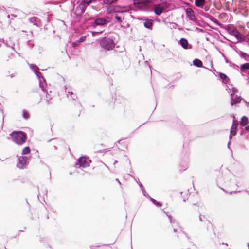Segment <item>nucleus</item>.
<instances>
[{"instance_id": "1", "label": "nucleus", "mask_w": 249, "mask_h": 249, "mask_svg": "<svg viewBox=\"0 0 249 249\" xmlns=\"http://www.w3.org/2000/svg\"><path fill=\"white\" fill-rule=\"evenodd\" d=\"M10 136L12 141L19 145L24 143L27 138L26 134L21 131H14L10 134Z\"/></svg>"}, {"instance_id": "2", "label": "nucleus", "mask_w": 249, "mask_h": 249, "mask_svg": "<svg viewBox=\"0 0 249 249\" xmlns=\"http://www.w3.org/2000/svg\"><path fill=\"white\" fill-rule=\"evenodd\" d=\"M135 7L143 11H150L149 4L153 1L151 0H132Z\"/></svg>"}, {"instance_id": "3", "label": "nucleus", "mask_w": 249, "mask_h": 249, "mask_svg": "<svg viewBox=\"0 0 249 249\" xmlns=\"http://www.w3.org/2000/svg\"><path fill=\"white\" fill-rule=\"evenodd\" d=\"M100 45L102 48L107 51L113 50L115 47V43L112 38L104 37L100 40Z\"/></svg>"}, {"instance_id": "4", "label": "nucleus", "mask_w": 249, "mask_h": 249, "mask_svg": "<svg viewBox=\"0 0 249 249\" xmlns=\"http://www.w3.org/2000/svg\"><path fill=\"white\" fill-rule=\"evenodd\" d=\"M169 7V4L166 2L161 1L153 5V8H151L150 11H153L156 15L160 16Z\"/></svg>"}, {"instance_id": "5", "label": "nucleus", "mask_w": 249, "mask_h": 249, "mask_svg": "<svg viewBox=\"0 0 249 249\" xmlns=\"http://www.w3.org/2000/svg\"><path fill=\"white\" fill-rule=\"evenodd\" d=\"M111 18L109 17H97L94 21L91 24V26L95 28L97 26H105L110 22Z\"/></svg>"}, {"instance_id": "6", "label": "nucleus", "mask_w": 249, "mask_h": 249, "mask_svg": "<svg viewBox=\"0 0 249 249\" xmlns=\"http://www.w3.org/2000/svg\"><path fill=\"white\" fill-rule=\"evenodd\" d=\"M227 30L230 35L234 36L238 41L241 42L245 40V36L236 29L229 27L227 28Z\"/></svg>"}, {"instance_id": "7", "label": "nucleus", "mask_w": 249, "mask_h": 249, "mask_svg": "<svg viewBox=\"0 0 249 249\" xmlns=\"http://www.w3.org/2000/svg\"><path fill=\"white\" fill-rule=\"evenodd\" d=\"M230 181V179L228 177V174H220L218 176L217 178L216 179V182L218 186L222 190H224L219 186V185H227L229 184V181Z\"/></svg>"}, {"instance_id": "8", "label": "nucleus", "mask_w": 249, "mask_h": 249, "mask_svg": "<svg viewBox=\"0 0 249 249\" xmlns=\"http://www.w3.org/2000/svg\"><path fill=\"white\" fill-rule=\"evenodd\" d=\"M90 162V160L88 158H87L85 156H82L78 159L75 163V165H79L80 167L85 168L89 166Z\"/></svg>"}, {"instance_id": "9", "label": "nucleus", "mask_w": 249, "mask_h": 249, "mask_svg": "<svg viewBox=\"0 0 249 249\" xmlns=\"http://www.w3.org/2000/svg\"><path fill=\"white\" fill-rule=\"evenodd\" d=\"M137 19L143 21V25L145 28L149 30L152 29L154 22L152 19H149L145 17H139Z\"/></svg>"}, {"instance_id": "10", "label": "nucleus", "mask_w": 249, "mask_h": 249, "mask_svg": "<svg viewBox=\"0 0 249 249\" xmlns=\"http://www.w3.org/2000/svg\"><path fill=\"white\" fill-rule=\"evenodd\" d=\"M34 72L36 74V75L37 76L38 80H39V87L41 88L42 90L43 91H45V87L44 85L46 84V80L44 77L42 76V73L36 70H33Z\"/></svg>"}, {"instance_id": "11", "label": "nucleus", "mask_w": 249, "mask_h": 249, "mask_svg": "<svg viewBox=\"0 0 249 249\" xmlns=\"http://www.w3.org/2000/svg\"><path fill=\"white\" fill-rule=\"evenodd\" d=\"M185 12L187 16L188 17L190 20L193 21L195 24L198 25V26H200V25L198 23L197 19H196L194 12L192 9L187 8L185 10Z\"/></svg>"}, {"instance_id": "12", "label": "nucleus", "mask_w": 249, "mask_h": 249, "mask_svg": "<svg viewBox=\"0 0 249 249\" xmlns=\"http://www.w3.org/2000/svg\"><path fill=\"white\" fill-rule=\"evenodd\" d=\"M28 158L26 156H19L18 158V162L17 167L19 169L24 168L27 162Z\"/></svg>"}, {"instance_id": "13", "label": "nucleus", "mask_w": 249, "mask_h": 249, "mask_svg": "<svg viewBox=\"0 0 249 249\" xmlns=\"http://www.w3.org/2000/svg\"><path fill=\"white\" fill-rule=\"evenodd\" d=\"M86 5L83 3L78 5L75 8L74 14L77 16H80L85 11Z\"/></svg>"}, {"instance_id": "14", "label": "nucleus", "mask_w": 249, "mask_h": 249, "mask_svg": "<svg viewBox=\"0 0 249 249\" xmlns=\"http://www.w3.org/2000/svg\"><path fill=\"white\" fill-rule=\"evenodd\" d=\"M179 44L184 49H191L192 47L191 45L189 44L188 40L185 38H181L179 40Z\"/></svg>"}, {"instance_id": "15", "label": "nucleus", "mask_w": 249, "mask_h": 249, "mask_svg": "<svg viewBox=\"0 0 249 249\" xmlns=\"http://www.w3.org/2000/svg\"><path fill=\"white\" fill-rule=\"evenodd\" d=\"M29 21L37 27H40L41 25L40 19L36 17H33L29 18Z\"/></svg>"}, {"instance_id": "16", "label": "nucleus", "mask_w": 249, "mask_h": 249, "mask_svg": "<svg viewBox=\"0 0 249 249\" xmlns=\"http://www.w3.org/2000/svg\"><path fill=\"white\" fill-rule=\"evenodd\" d=\"M238 125V122L235 120L233 119L232 126L230 131V133L232 134L233 136L236 135Z\"/></svg>"}, {"instance_id": "17", "label": "nucleus", "mask_w": 249, "mask_h": 249, "mask_svg": "<svg viewBox=\"0 0 249 249\" xmlns=\"http://www.w3.org/2000/svg\"><path fill=\"white\" fill-rule=\"evenodd\" d=\"M234 93H232L231 94V105L232 106H233L234 105L236 104V103H238L240 102L242 98L241 97V96H238V95H235V98L234 99Z\"/></svg>"}, {"instance_id": "18", "label": "nucleus", "mask_w": 249, "mask_h": 249, "mask_svg": "<svg viewBox=\"0 0 249 249\" xmlns=\"http://www.w3.org/2000/svg\"><path fill=\"white\" fill-rule=\"evenodd\" d=\"M44 93H46V98H45L44 100L46 102V103L47 105H50L53 104L52 101V97L51 94L48 93V90L46 89V88L45 87V91H43Z\"/></svg>"}, {"instance_id": "19", "label": "nucleus", "mask_w": 249, "mask_h": 249, "mask_svg": "<svg viewBox=\"0 0 249 249\" xmlns=\"http://www.w3.org/2000/svg\"><path fill=\"white\" fill-rule=\"evenodd\" d=\"M193 64L194 66L197 67L198 68H203L204 69H209L208 68L203 66L202 61L197 58L193 60Z\"/></svg>"}, {"instance_id": "20", "label": "nucleus", "mask_w": 249, "mask_h": 249, "mask_svg": "<svg viewBox=\"0 0 249 249\" xmlns=\"http://www.w3.org/2000/svg\"><path fill=\"white\" fill-rule=\"evenodd\" d=\"M219 75V77H220V78L222 80V82L223 83H226L230 79H229V78L224 73H222V72H216Z\"/></svg>"}, {"instance_id": "21", "label": "nucleus", "mask_w": 249, "mask_h": 249, "mask_svg": "<svg viewBox=\"0 0 249 249\" xmlns=\"http://www.w3.org/2000/svg\"><path fill=\"white\" fill-rule=\"evenodd\" d=\"M123 11H116L115 12L114 18L116 20L117 22L122 23V17L121 16H118L117 15L118 13H123Z\"/></svg>"}, {"instance_id": "22", "label": "nucleus", "mask_w": 249, "mask_h": 249, "mask_svg": "<svg viewBox=\"0 0 249 249\" xmlns=\"http://www.w3.org/2000/svg\"><path fill=\"white\" fill-rule=\"evenodd\" d=\"M248 123H249V120H248V117L246 116H243L241 118V120L240 121L241 125H242L243 126H246V125H247L248 124Z\"/></svg>"}, {"instance_id": "23", "label": "nucleus", "mask_w": 249, "mask_h": 249, "mask_svg": "<svg viewBox=\"0 0 249 249\" xmlns=\"http://www.w3.org/2000/svg\"><path fill=\"white\" fill-rule=\"evenodd\" d=\"M240 56L241 58L244 59L246 61H249V55L246 53L239 51Z\"/></svg>"}, {"instance_id": "24", "label": "nucleus", "mask_w": 249, "mask_h": 249, "mask_svg": "<svg viewBox=\"0 0 249 249\" xmlns=\"http://www.w3.org/2000/svg\"><path fill=\"white\" fill-rule=\"evenodd\" d=\"M205 3V0H195V5L198 7H202Z\"/></svg>"}, {"instance_id": "25", "label": "nucleus", "mask_w": 249, "mask_h": 249, "mask_svg": "<svg viewBox=\"0 0 249 249\" xmlns=\"http://www.w3.org/2000/svg\"><path fill=\"white\" fill-rule=\"evenodd\" d=\"M245 70H249V63H246L241 65L240 71L242 72Z\"/></svg>"}, {"instance_id": "26", "label": "nucleus", "mask_w": 249, "mask_h": 249, "mask_svg": "<svg viewBox=\"0 0 249 249\" xmlns=\"http://www.w3.org/2000/svg\"><path fill=\"white\" fill-rule=\"evenodd\" d=\"M31 150L29 147L27 146L23 148L22 151V155H27L30 153Z\"/></svg>"}, {"instance_id": "27", "label": "nucleus", "mask_w": 249, "mask_h": 249, "mask_svg": "<svg viewBox=\"0 0 249 249\" xmlns=\"http://www.w3.org/2000/svg\"><path fill=\"white\" fill-rule=\"evenodd\" d=\"M22 116L25 120H28L30 118V114L27 111L23 110L22 111Z\"/></svg>"}, {"instance_id": "28", "label": "nucleus", "mask_w": 249, "mask_h": 249, "mask_svg": "<svg viewBox=\"0 0 249 249\" xmlns=\"http://www.w3.org/2000/svg\"><path fill=\"white\" fill-rule=\"evenodd\" d=\"M199 221L201 222H209V221L207 219V218L205 217V216H202L201 214H199Z\"/></svg>"}, {"instance_id": "29", "label": "nucleus", "mask_w": 249, "mask_h": 249, "mask_svg": "<svg viewBox=\"0 0 249 249\" xmlns=\"http://www.w3.org/2000/svg\"><path fill=\"white\" fill-rule=\"evenodd\" d=\"M117 0H103V2L106 4H110L116 2Z\"/></svg>"}, {"instance_id": "30", "label": "nucleus", "mask_w": 249, "mask_h": 249, "mask_svg": "<svg viewBox=\"0 0 249 249\" xmlns=\"http://www.w3.org/2000/svg\"><path fill=\"white\" fill-rule=\"evenodd\" d=\"M139 186L140 187V188H141V190L142 192V193L143 194V195L146 197L147 196V195H146V194H147L146 192V191L145 190L143 185H142V184L141 183H140L139 184Z\"/></svg>"}, {"instance_id": "31", "label": "nucleus", "mask_w": 249, "mask_h": 249, "mask_svg": "<svg viewBox=\"0 0 249 249\" xmlns=\"http://www.w3.org/2000/svg\"><path fill=\"white\" fill-rule=\"evenodd\" d=\"M67 96L70 100H71L72 101H75L77 98L76 94H74L71 96L67 95Z\"/></svg>"}, {"instance_id": "32", "label": "nucleus", "mask_w": 249, "mask_h": 249, "mask_svg": "<svg viewBox=\"0 0 249 249\" xmlns=\"http://www.w3.org/2000/svg\"><path fill=\"white\" fill-rule=\"evenodd\" d=\"M209 19H210L213 22L216 23L217 25H219L220 24V23L217 20V19L216 18H215L214 17H213V16H212L211 18H210Z\"/></svg>"}, {"instance_id": "33", "label": "nucleus", "mask_w": 249, "mask_h": 249, "mask_svg": "<svg viewBox=\"0 0 249 249\" xmlns=\"http://www.w3.org/2000/svg\"><path fill=\"white\" fill-rule=\"evenodd\" d=\"M93 0H83L82 3L87 6L89 5Z\"/></svg>"}, {"instance_id": "34", "label": "nucleus", "mask_w": 249, "mask_h": 249, "mask_svg": "<svg viewBox=\"0 0 249 249\" xmlns=\"http://www.w3.org/2000/svg\"><path fill=\"white\" fill-rule=\"evenodd\" d=\"M65 91L67 92L68 93V95L71 96L74 94L72 91H70V90H68V88H67L66 86H65Z\"/></svg>"}, {"instance_id": "35", "label": "nucleus", "mask_w": 249, "mask_h": 249, "mask_svg": "<svg viewBox=\"0 0 249 249\" xmlns=\"http://www.w3.org/2000/svg\"><path fill=\"white\" fill-rule=\"evenodd\" d=\"M147 197L149 198L150 200L154 204L156 202V200L153 199V198L151 197L148 194H146Z\"/></svg>"}, {"instance_id": "36", "label": "nucleus", "mask_w": 249, "mask_h": 249, "mask_svg": "<svg viewBox=\"0 0 249 249\" xmlns=\"http://www.w3.org/2000/svg\"><path fill=\"white\" fill-rule=\"evenodd\" d=\"M147 197L149 198L150 200L154 204L156 202V200L153 199V198L151 197L148 194H146Z\"/></svg>"}, {"instance_id": "37", "label": "nucleus", "mask_w": 249, "mask_h": 249, "mask_svg": "<svg viewBox=\"0 0 249 249\" xmlns=\"http://www.w3.org/2000/svg\"><path fill=\"white\" fill-rule=\"evenodd\" d=\"M147 197L149 198L150 200L154 204L156 202V200L153 199V198L151 197L148 194H146Z\"/></svg>"}, {"instance_id": "38", "label": "nucleus", "mask_w": 249, "mask_h": 249, "mask_svg": "<svg viewBox=\"0 0 249 249\" xmlns=\"http://www.w3.org/2000/svg\"><path fill=\"white\" fill-rule=\"evenodd\" d=\"M178 227L180 229V231L182 232V233L184 234L188 239H189V237L188 236L187 233L185 231H183L182 228L180 226H179Z\"/></svg>"}, {"instance_id": "39", "label": "nucleus", "mask_w": 249, "mask_h": 249, "mask_svg": "<svg viewBox=\"0 0 249 249\" xmlns=\"http://www.w3.org/2000/svg\"><path fill=\"white\" fill-rule=\"evenodd\" d=\"M168 217L169 219H170V223H173V224L176 223L177 225H178V222H176L175 220H174V221L172 220V217L171 215H168Z\"/></svg>"}, {"instance_id": "40", "label": "nucleus", "mask_w": 249, "mask_h": 249, "mask_svg": "<svg viewBox=\"0 0 249 249\" xmlns=\"http://www.w3.org/2000/svg\"><path fill=\"white\" fill-rule=\"evenodd\" d=\"M202 15L203 16H204L205 17L210 19L212 17V16L210 15V14H208V13H204V14H202Z\"/></svg>"}, {"instance_id": "41", "label": "nucleus", "mask_w": 249, "mask_h": 249, "mask_svg": "<svg viewBox=\"0 0 249 249\" xmlns=\"http://www.w3.org/2000/svg\"><path fill=\"white\" fill-rule=\"evenodd\" d=\"M230 67H233L234 69H236V67H238V65L236 64L233 63L232 62H231V63L229 64Z\"/></svg>"}, {"instance_id": "42", "label": "nucleus", "mask_w": 249, "mask_h": 249, "mask_svg": "<svg viewBox=\"0 0 249 249\" xmlns=\"http://www.w3.org/2000/svg\"><path fill=\"white\" fill-rule=\"evenodd\" d=\"M154 204L158 207H160L162 206V204L160 202H158L157 201H156Z\"/></svg>"}, {"instance_id": "43", "label": "nucleus", "mask_w": 249, "mask_h": 249, "mask_svg": "<svg viewBox=\"0 0 249 249\" xmlns=\"http://www.w3.org/2000/svg\"><path fill=\"white\" fill-rule=\"evenodd\" d=\"M85 39V36H82V37H81L78 40H77V42H78V43H80V42H83Z\"/></svg>"}, {"instance_id": "44", "label": "nucleus", "mask_w": 249, "mask_h": 249, "mask_svg": "<svg viewBox=\"0 0 249 249\" xmlns=\"http://www.w3.org/2000/svg\"><path fill=\"white\" fill-rule=\"evenodd\" d=\"M195 29H196V31H198L199 32H201V33L204 32L203 29H202L201 28H199L198 27H196Z\"/></svg>"}, {"instance_id": "45", "label": "nucleus", "mask_w": 249, "mask_h": 249, "mask_svg": "<svg viewBox=\"0 0 249 249\" xmlns=\"http://www.w3.org/2000/svg\"><path fill=\"white\" fill-rule=\"evenodd\" d=\"M30 68L33 71V70H36V68H37V67L34 65V64H31L30 66Z\"/></svg>"}, {"instance_id": "46", "label": "nucleus", "mask_w": 249, "mask_h": 249, "mask_svg": "<svg viewBox=\"0 0 249 249\" xmlns=\"http://www.w3.org/2000/svg\"><path fill=\"white\" fill-rule=\"evenodd\" d=\"M78 42L77 41L72 42V45L73 47H76L78 44Z\"/></svg>"}, {"instance_id": "47", "label": "nucleus", "mask_w": 249, "mask_h": 249, "mask_svg": "<svg viewBox=\"0 0 249 249\" xmlns=\"http://www.w3.org/2000/svg\"><path fill=\"white\" fill-rule=\"evenodd\" d=\"M224 59H225V62L226 63H231V61H230L226 57V56H224Z\"/></svg>"}, {"instance_id": "48", "label": "nucleus", "mask_w": 249, "mask_h": 249, "mask_svg": "<svg viewBox=\"0 0 249 249\" xmlns=\"http://www.w3.org/2000/svg\"><path fill=\"white\" fill-rule=\"evenodd\" d=\"M77 108L80 110L81 108V105L80 103H78L77 105Z\"/></svg>"}, {"instance_id": "49", "label": "nucleus", "mask_w": 249, "mask_h": 249, "mask_svg": "<svg viewBox=\"0 0 249 249\" xmlns=\"http://www.w3.org/2000/svg\"><path fill=\"white\" fill-rule=\"evenodd\" d=\"M145 66H147L150 69V65L148 61H146L145 63Z\"/></svg>"}, {"instance_id": "50", "label": "nucleus", "mask_w": 249, "mask_h": 249, "mask_svg": "<svg viewBox=\"0 0 249 249\" xmlns=\"http://www.w3.org/2000/svg\"><path fill=\"white\" fill-rule=\"evenodd\" d=\"M100 246L99 245H97V246H90V249H95L96 247H99Z\"/></svg>"}, {"instance_id": "51", "label": "nucleus", "mask_w": 249, "mask_h": 249, "mask_svg": "<svg viewBox=\"0 0 249 249\" xmlns=\"http://www.w3.org/2000/svg\"><path fill=\"white\" fill-rule=\"evenodd\" d=\"M245 129L247 131H249V125L246 126L245 127Z\"/></svg>"}, {"instance_id": "52", "label": "nucleus", "mask_w": 249, "mask_h": 249, "mask_svg": "<svg viewBox=\"0 0 249 249\" xmlns=\"http://www.w3.org/2000/svg\"><path fill=\"white\" fill-rule=\"evenodd\" d=\"M236 88H232V92H233L232 93H233V92H234V93H235V92H236Z\"/></svg>"}, {"instance_id": "53", "label": "nucleus", "mask_w": 249, "mask_h": 249, "mask_svg": "<svg viewBox=\"0 0 249 249\" xmlns=\"http://www.w3.org/2000/svg\"><path fill=\"white\" fill-rule=\"evenodd\" d=\"M211 71H212L213 73H214V72H216V70L215 69H213V70H210Z\"/></svg>"}, {"instance_id": "54", "label": "nucleus", "mask_w": 249, "mask_h": 249, "mask_svg": "<svg viewBox=\"0 0 249 249\" xmlns=\"http://www.w3.org/2000/svg\"><path fill=\"white\" fill-rule=\"evenodd\" d=\"M115 180L119 183L120 185H121V182H120L118 178H116Z\"/></svg>"}, {"instance_id": "55", "label": "nucleus", "mask_w": 249, "mask_h": 249, "mask_svg": "<svg viewBox=\"0 0 249 249\" xmlns=\"http://www.w3.org/2000/svg\"><path fill=\"white\" fill-rule=\"evenodd\" d=\"M219 53L221 54L222 56L224 58V56H225L224 54L223 53H222L221 52H220V51H219Z\"/></svg>"}, {"instance_id": "56", "label": "nucleus", "mask_w": 249, "mask_h": 249, "mask_svg": "<svg viewBox=\"0 0 249 249\" xmlns=\"http://www.w3.org/2000/svg\"><path fill=\"white\" fill-rule=\"evenodd\" d=\"M232 135H233L232 134H231V133H230V136H229V139H230V140H231V139L232 138Z\"/></svg>"}, {"instance_id": "57", "label": "nucleus", "mask_w": 249, "mask_h": 249, "mask_svg": "<svg viewBox=\"0 0 249 249\" xmlns=\"http://www.w3.org/2000/svg\"><path fill=\"white\" fill-rule=\"evenodd\" d=\"M230 141H229L228 143V147L229 149H230Z\"/></svg>"}, {"instance_id": "58", "label": "nucleus", "mask_w": 249, "mask_h": 249, "mask_svg": "<svg viewBox=\"0 0 249 249\" xmlns=\"http://www.w3.org/2000/svg\"><path fill=\"white\" fill-rule=\"evenodd\" d=\"M245 191V192L248 194V195L249 196V191H248V190H246Z\"/></svg>"}, {"instance_id": "59", "label": "nucleus", "mask_w": 249, "mask_h": 249, "mask_svg": "<svg viewBox=\"0 0 249 249\" xmlns=\"http://www.w3.org/2000/svg\"><path fill=\"white\" fill-rule=\"evenodd\" d=\"M173 231L174 232H177V230L176 229H174Z\"/></svg>"}, {"instance_id": "60", "label": "nucleus", "mask_w": 249, "mask_h": 249, "mask_svg": "<svg viewBox=\"0 0 249 249\" xmlns=\"http://www.w3.org/2000/svg\"><path fill=\"white\" fill-rule=\"evenodd\" d=\"M243 132H244V130H242L241 131V133H240V135H243Z\"/></svg>"}, {"instance_id": "61", "label": "nucleus", "mask_w": 249, "mask_h": 249, "mask_svg": "<svg viewBox=\"0 0 249 249\" xmlns=\"http://www.w3.org/2000/svg\"><path fill=\"white\" fill-rule=\"evenodd\" d=\"M231 116H232V117H233V119H234V120H235V115H234L233 114H232L231 115Z\"/></svg>"}, {"instance_id": "62", "label": "nucleus", "mask_w": 249, "mask_h": 249, "mask_svg": "<svg viewBox=\"0 0 249 249\" xmlns=\"http://www.w3.org/2000/svg\"><path fill=\"white\" fill-rule=\"evenodd\" d=\"M0 111L3 113V110L2 109H1L0 107Z\"/></svg>"}, {"instance_id": "63", "label": "nucleus", "mask_w": 249, "mask_h": 249, "mask_svg": "<svg viewBox=\"0 0 249 249\" xmlns=\"http://www.w3.org/2000/svg\"><path fill=\"white\" fill-rule=\"evenodd\" d=\"M47 22L49 21V19L48 17L47 18Z\"/></svg>"}, {"instance_id": "64", "label": "nucleus", "mask_w": 249, "mask_h": 249, "mask_svg": "<svg viewBox=\"0 0 249 249\" xmlns=\"http://www.w3.org/2000/svg\"><path fill=\"white\" fill-rule=\"evenodd\" d=\"M248 249H249V243H248Z\"/></svg>"}]
</instances>
